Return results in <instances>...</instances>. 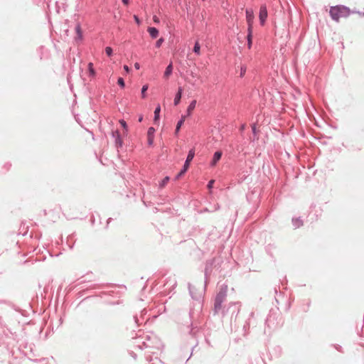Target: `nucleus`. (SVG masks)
Listing matches in <instances>:
<instances>
[{"label": "nucleus", "mask_w": 364, "mask_h": 364, "mask_svg": "<svg viewBox=\"0 0 364 364\" xmlns=\"http://www.w3.org/2000/svg\"><path fill=\"white\" fill-rule=\"evenodd\" d=\"M329 14L332 19L338 21L341 18L348 17L350 14V10L345 6H335L330 8Z\"/></svg>", "instance_id": "f257e3e1"}, {"label": "nucleus", "mask_w": 364, "mask_h": 364, "mask_svg": "<svg viewBox=\"0 0 364 364\" xmlns=\"http://www.w3.org/2000/svg\"><path fill=\"white\" fill-rule=\"evenodd\" d=\"M195 156V151L194 149H191L188 152L187 159L186 160V162L183 166V168L178 173V175L176 177V179L178 180L181 176H182L188 169L190 163L193 160V157Z\"/></svg>", "instance_id": "f03ea898"}, {"label": "nucleus", "mask_w": 364, "mask_h": 364, "mask_svg": "<svg viewBox=\"0 0 364 364\" xmlns=\"http://www.w3.org/2000/svg\"><path fill=\"white\" fill-rule=\"evenodd\" d=\"M254 12L251 9H246V21L247 23L248 28L247 29L253 28V21H254Z\"/></svg>", "instance_id": "7ed1b4c3"}, {"label": "nucleus", "mask_w": 364, "mask_h": 364, "mask_svg": "<svg viewBox=\"0 0 364 364\" xmlns=\"http://www.w3.org/2000/svg\"><path fill=\"white\" fill-rule=\"evenodd\" d=\"M259 18L261 23L263 25L267 18V9L265 5L260 6Z\"/></svg>", "instance_id": "20e7f679"}, {"label": "nucleus", "mask_w": 364, "mask_h": 364, "mask_svg": "<svg viewBox=\"0 0 364 364\" xmlns=\"http://www.w3.org/2000/svg\"><path fill=\"white\" fill-rule=\"evenodd\" d=\"M222 156V152L221 151H216L215 152L214 155H213V160L210 163V165L212 166H215L217 164V162L220 159Z\"/></svg>", "instance_id": "39448f33"}, {"label": "nucleus", "mask_w": 364, "mask_h": 364, "mask_svg": "<svg viewBox=\"0 0 364 364\" xmlns=\"http://www.w3.org/2000/svg\"><path fill=\"white\" fill-rule=\"evenodd\" d=\"M173 72V65L172 63H171L166 68V70L164 74V77L166 79H168L170 75L172 74Z\"/></svg>", "instance_id": "423d86ee"}, {"label": "nucleus", "mask_w": 364, "mask_h": 364, "mask_svg": "<svg viewBox=\"0 0 364 364\" xmlns=\"http://www.w3.org/2000/svg\"><path fill=\"white\" fill-rule=\"evenodd\" d=\"M182 91H183L182 88L179 87L177 93L176 94L175 98H174V105H178L180 103L181 99V95H182Z\"/></svg>", "instance_id": "0eeeda50"}, {"label": "nucleus", "mask_w": 364, "mask_h": 364, "mask_svg": "<svg viewBox=\"0 0 364 364\" xmlns=\"http://www.w3.org/2000/svg\"><path fill=\"white\" fill-rule=\"evenodd\" d=\"M247 47L249 49L252 47V29H247Z\"/></svg>", "instance_id": "6e6552de"}, {"label": "nucleus", "mask_w": 364, "mask_h": 364, "mask_svg": "<svg viewBox=\"0 0 364 364\" xmlns=\"http://www.w3.org/2000/svg\"><path fill=\"white\" fill-rule=\"evenodd\" d=\"M196 100H193L190 105H188V108H187V115L188 116H190L192 114V112L194 110V109L196 108Z\"/></svg>", "instance_id": "1a4fd4ad"}, {"label": "nucleus", "mask_w": 364, "mask_h": 364, "mask_svg": "<svg viewBox=\"0 0 364 364\" xmlns=\"http://www.w3.org/2000/svg\"><path fill=\"white\" fill-rule=\"evenodd\" d=\"M147 31L153 38H156L159 35V31L154 27H149Z\"/></svg>", "instance_id": "9d476101"}, {"label": "nucleus", "mask_w": 364, "mask_h": 364, "mask_svg": "<svg viewBox=\"0 0 364 364\" xmlns=\"http://www.w3.org/2000/svg\"><path fill=\"white\" fill-rule=\"evenodd\" d=\"M113 136L115 138V142L117 144L121 146L122 145V139L120 137V134H119V131H116L113 133Z\"/></svg>", "instance_id": "9b49d317"}, {"label": "nucleus", "mask_w": 364, "mask_h": 364, "mask_svg": "<svg viewBox=\"0 0 364 364\" xmlns=\"http://www.w3.org/2000/svg\"><path fill=\"white\" fill-rule=\"evenodd\" d=\"M185 119H186V116H182L181 120H179L178 122L177 123L176 131H175L176 134H177L178 132H179V129H180L181 127L182 126V124H183Z\"/></svg>", "instance_id": "f8f14e48"}, {"label": "nucleus", "mask_w": 364, "mask_h": 364, "mask_svg": "<svg viewBox=\"0 0 364 364\" xmlns=\"http://www.w3.org/2000/svg\"><path fill=\"white\" fill-rule=\"evenodd\" d=\"M193 51L197 55H200V44H199V43L198 41L196 42V43H195V46H194V48H193Z\"/></svg>", "instance_id": "ddd939ff"}, {"label": "nucleus", "mask_w": 364, "mask_h": 364, "mask_svg": "<svg viewBox=\"0 0 364 364\" xmlns=\"http://www.w3.org/2000/svg\"><path fill=\"white\" fill-rule=\"evenodd\" d=\"M160 111H161V107H160V106L159 105V106L155 109V111H154V121H155V122H156L157 120H159Z\"/></svg>", "instance_id": "4468645a"}, {"label": "nucleus", "mask_w": 364, "mask_h": 364, "mask_svg": "<svg viewBox=\"0 0 364 364\" xmlns=\"http://www.w3.org/2000/svg\"><path fill=\"white\" fill-rule=\"evenodd\" d=\"M169 177L168 176H166L163 180L159 184V186L161 188H164L166 184L169 181Z\"/></svg>", "instance_id": "2eb2a0df"}, {"label": "nucleus", "mask_w": 364, "mask_h": 364, "mask_svg": "<svg viewBox=\"0 0 364 364\" xmlns=\"http://www.w3.org/2000/svg\"><path fill=\"white\" fill-rule=\"evenodd\" d=\"M148 90V85H144L141 89V97L142 98L146 97V92Z\"/></svg>", "instance_id": "dca6fc26"}, {"label": "nucleus", "mask_w": 364, "mask_h": 364, "mask_svg": "<svg viewBox=\"0 0 364 364\" xmlns=\"http://www.w3.org/2000/svg\"><path fill=\"white\" fill-rule=\"evenodd\" d=\"M88 68H89V71H90V75H95V72L94 70L93 64L92 63H90L88 64Z\"/></svg>", "instance_id": "f3484780"}, {"label": "nucleus", "mask_w": 364, "mask_h": 364, "mask_svg": "<svg viewBox=\"0 0 364 364\" xmlns=\"http://www.w3.org/2000/svg\"><path fill=\"white\" fill-rule=\"evenodd\" d=\"M154 136H147V142L149 146H152L154 144Z\"/></svg>", "instance_id": "a211bd4d"}, {"label": "nucleus", "mask_w": 364, "mask_h": 364, "mask_svg": "<svg viewBox=\"0 0 364 364\" xmlns=\"http://www.w3.org/2000/svg\"><path fill=\"white\" fill-rule=\"evenodd\" d=\"M105 52H106V54L108 55V56H111L112 54V49L111 47H106L105 48Z\"/></svg>", "instance_id": "6ab92c4d"}, {"label": "nucleus", "mask_w": 364, "mask_h": 364, "mask_svg": "<svg viewBox=\"0 0 364 364\" xmlns=\"http://www.w3.org/2000/svg\"><path fill=\"white\" fill-rule=\"evenodd\" d=\"M155 129L153 127H150L148 129L147 136H154Z\"/></svg>", "instance_id": "aec40b11"}, {"label": "nucleus", "mask_w": 364, "mask_h": 364, "mask_svg": "<svg viewBox=\"0 0 364 364\" xmlns=\"http://www.w3.org/2000/svg\"><path fill=\"white\" fill-rule=\"evenodd\" d=\"M119 123L122 125V127L124 129V130L127 131V125L126 124V122L123 119L119 120Z\"/></svg>", "instance_id": "412c9836"}, {"label": "nucleus", "mask_w": 364, "mask_h": 364, "mask_svg": "<svg viewBox=\"0 0 364 364\" xmlns=\"http://www.w3.org/2000/svg\"><path fill=\"white\" fill-rule=\"evenodd\" d=\"M117 83L119 86H121L122 87H124V81L123 80V78L122 77H119L118 80H117Z\"/></svg>", "instance_id": "4be33fe9"}, {"label": "nucleus", "mask_w": 364, "mask_h": 364, "mask_svg": "<svg viewBox=\"0 0 364 364\" xmlns=\"http://www.w3.org/2000/svg\"><path fill=\"white\" fill-rule=\"evenodd\" d=\"M163 41H164L163 38H160V39H159V40L156 41V46L157 48H159V47L161 46V44H162Z\"/></svg>", "instance_id": "5701e85b"}, {"label": "nucleus", "mask_w": 364, "mask_h": 364, "mask_svg": "<svg viewBox=\"0 0 364 364\" xmlns=\"http://www.w3.org/2000/svg\"><path fill=\"white\" fill-rule=\"evenodd\" d=\"M215 183V181L214 180H210L209 182H208V188L209 189H211L213 186V184Z\"/></svg>", "instance_id": "b1692460"}, {"label": "nucleus", "mask_w": 364, "mask_h": 364, "mask_svg": "<svg viewBox=\"0 0 364 364\" xmlns=\"http://www.w3.org/2000/svg\"><path fill=\"white\" fill-rule=\"evenodd\" d=\"M134 21H136V23L138 25H139V24H140V23H141V21H140L139 18H138V16H136V15H134Z\"/></svg>", "instance_id": "393cba45"}, {"label": "nucleus", "mask_w": 364, "mask_h": 364, "mask_svg": "<svg viewBox=\"0 0 364 364\" xmlns=\"http://www.w3.org/2000/svg\"><path fill=\"white\" fill-rule=\"evenodd\" d=\"M153 21L156 23H159V18L156 16H154Z\"/></svg>", "instance_id": "a878e982"}, {"label": "nucleus", "mask_w": 364, "mask_h": 364, "mask_svg": "<svg viewBox=\"0 0 364 364\" xmlns=\"http://www.w3.org/2000/svg\"><path fill=\"white\" fill-rule=\"evenodd\" d=\"M134 68L136 69V70H139L140 68V65L139 63H134Z\"/></svg>", "instance_id": "bb28decb"}, {"label": "nucleus", "mask_w": 364, "mask_h": 364, "mask_svg": "<svg viewBox=\"0 0 364 364\" xmlns=\"http://www.w3.org/2000/svg\"><path fill=\"white\" fill-rule=\"evenodd\" d=\"M124 70L127 72V73H129L130 69L127 66V65H124Z\"/></svg>", "instance_id": "cd10ccee"}, {"label": "nucleus", "mask_w": 364, "mask_h": 364, "mask_svg": "<svg viewBox=\"0 0 364 364\" xmlns=\"http://www.w3.org/2000/svg\"><path fill=\"white\" fill-rule=\"evenodd\" d=\"M122 2L124 5H128L129 4V0H122Z\"/></svg>", "instance_id": "c85d7f7f"}, {"label": "nucleus", "mask_w": 364, "mask_h": 364, "mask_svg": "<svg viewBox=\"0 0 364 364\" xmlns=\"http://www.w3.org/2000/svg\"><path fill=\"white\" fill-rule=\"evenodd\" d=\"M76 29H77V32H80V26H77Z\"/></svg>", "instance_id": "c756f323"}, {"label": "nucleus", "mask_w": 364, "mask_h": 364, "mask_svg": "<svg viewBox=\"0 0 364 364\" xmlns=\"http://www.w3.org/2000/svg\"><path fill=\"white\" fill-rule=\"evenodd\" d=\"M139 122H141V121H142V117H139Z\"/></svg>", "instance_id": "7c9ffc66"}]
</instances>
